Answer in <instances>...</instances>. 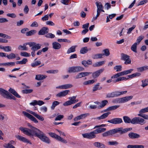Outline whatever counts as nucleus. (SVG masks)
Returning <instances> with one entry per match:
<instances>
[{
  "label": "nucleus",
  "instance_id": "obj_60",
  "mask_svg": "<svg viewBox=\"0 0 148 148\" xmlns=\"http://www.w3.org/2000/svg\"><path fill=\"white\" fill-rule=\"evenodd\" d=\"M109 145H116L118 144V143L116 141H109L108 142Z\"/></svg>",
  "mask_w": 148,
  "mask_h": 148
},
{
  "label": "nucleus",
  "instance_id": "obj_23",
  "mask_svg": "<svg viewBox=\"0 0 148 148\" xmlns=\"http://www.w3.org/2000/svg\"><path fill=\"white\" fill-rule=\"evenodd\" d=\"M9 92L4 89L0 88V94L4 98L7 96Z\"/></svg>",
  "mask_w": 148,
  "mask_h": 148
},
{
  "label": "nucleus",
  "instance_id": "obj_19",
  "mask_svg": "<svg viewBox=\"0 0 148 148\" xmlns=\"http://www.w3.org/2000/svg\"><path fill=\"white\" fill-rule=\"evenodd\" d=\"M16 137L18 139L23 142L31 144V143L28 140L23 136L20 135H18L16 136Z\"/></svg>",
  "mask_w": 148,
  "mask_h": 148
},
{
  "label": "nucleus",
  "instance_id": "obj_9",
  "mask_svg": "<svg viewBox=\"0 0 148 148\" xmlns=\"http://www.w3.org/2000/svg\"><path fill=\"white\" fill-rule=\"evenodd\" d=\"M107 122L113 124H117L122 123L123 121L121 118H116L108 120Z\"/></svg>",
  "mask_w": 148,
  "mask_h": 148
},
{
  "label": "nucleus",
  "instance_id": "obj_14",
  "mask_svg": "<svg viewBox=\"0 0 148 148\" xmlns=\"http://www.w3.org/2000/svg\"><path fill=\"white\" fill-rule=\"evenodd\" d=\"M49 31L48 28L47 27H44L39 31L38 34L39 35H44L47 33Z\"/></svg>",
  "mask_w": 148,
  "mask_h": 148
},
{
  "label": "nucleus",
  "instance_id": "obj_39",
  "mask_svg": "<svg viewBox=\"0 0 148 148\" xmlns=\"http://www.w3.org/2000/svg\"><path fill=\"white\" fill-rule=\"evenodd\" d=\"M96 4L97 7V10H100L101 9H103V6L102 5L101 3L99 1H97L96 2Z\"/></svg>",
  "mask_w": 148,
  "mask_h": 148
},
{
  "label": "nucleus",
  "instance_id": "obj_34",
  "mask_svg": "<svg viewBox=\"0 0 148 148\" xmlns=\"http://www.w3.org/2000/svg\"><path fill=\"white\" fill-rule=\"evenodd\" d=\"M137 42H135L132 45L131 49L133 52L135 53H137Z\"/></svg>",
  "mask_w": 148,
  "mask_h": 148
},
{
  "label": "nucleus",
  "instance_id": "obj_52",
  "mask_svg": "<svg viewBox=\"0 0 148 148\" xmlns=\"http://www.w3.org/2000/svg\"><path fill=\"white\" fill-rule=\"evenodd\" d=\"M5 98L7 99H13L14 100H15L16 99L15 97L14 96H13L10 92L8 95V96L5 97Z\"/></svg>",
  "mask_w": 148,
  "mask_h": 148
},
{
  "label": "nucleus",
  "instance_id": "obj_18",
  "mask_svg": "<svg viewBox=\"0 0 148 148\" xmlns=\"http://www.w3.org/2000/svg\"><path fill=\"white\" fill-rule=\"evenodd\" d=\"M110 114L111 112H107L103 113L101 116L96 118V119L98 120H100L105 119Z\"/></svg>",
  "mask_w": 148,
  "mask_h": 148
},
{
  "label": "nucleus",
  "instance_id": "obj_42",
  "mask_svg": "<svg viewBox=\"0 0 148 148\" xmlns=\"http://www.w3.org/2000/svg\"><path fill=\"white\" fill-rule=\"evenodd\" d=\"M15 54L13 53H11L8 55H7V58L9 59H12L15 58Z\"/></svg>",
  "mask_w": 148,
  "mask_h": 148
},
{
  "label": "nucleus",
  "instance_id": "obj_6",
  "mask_svg": "<svg viewBox=\"0 0 148 148\" xmlns=\"http://www.w3.org/2000/svg\"><path fill=\"white\" fill-rule=\"evenodd\" d=\"M49 134L51 137L55 138L56 140L61 143L64 144H66L68 143L66 140L62 138L60 136H59L56 134L55 133L51 132L49 133Z\"/></svg>",
  "mask_w": 148,
  "mask_h": 148
},
{
  "label": "nucleus",
  "instance_id": "obj_5",
  "mask_svg": "<svg viewBox=\"0 0 148 148\" xmlns=\"http://www.w3.org/2000/svg\"><path fill=\"white\" fill-rule=\"evenodd\" d=\"M127 92V91L122 92L114 91L108 93L106 95V97L107 98H109L117 97L121 95L125 94Z\"/></svg>",
  "mask_w": 148,
  "mask_h": 148
},
{
  "label": "nucleus",
  "instance_id": "obj_64",
  "mask_svg": "<svg viewBox=\"0 0 148 148\" xmlns=\"http://www.w3.org/2000/svg\"><path fill=\"white\" fill-rule=\"evenodd\" d=\"M64 116L63 115H60L58 116L55 119V121L60 120L63 118Z\"/></svg>",
  "mask_w": 148,
  "mask_h": 148
},
{
  "label": "nucleus",
  "instance_id": "obj_38",
  "mask_svg": "<svg viewBox=\"0 0 148 148\" xmlns=\"http://www.w3.org/2000/svg\"><path fill=\"white\" fill-rule=\"evenodd\" d=\"M36 31L35 30H32L26 33V35L27 36H29L33 35L35 34Z\"/></svg>",
  "mask_w": 148,
  "mask_h": 148
},
{
  "label": "nucleus",
  "instance_id": "obj_49",
  "mask_svg": "<svg viewBox=\"0 0 148 148\" xmlns=\"http://www.w3.org/2000/svg\"><path fill=\"white\" fill-rule=\"evenodd\" d=\"M45 37L47 38H53L55 37V35L51 33H49L45 35Z\"/></svg>",
  "mask_w": 148,
  "mask_h": 148
},
{
  "label": "nucleus",
  "instance_id": "obj_11",
  "mask_svg": "<svg viewBox=\"0 0 148 148\" xmlns=\"http://www.w3.org/2000/svg\"><path fill=\"white\" fill-rule=\"evenodd\" d=\"M128 136L129 138L131 139H138L140 137V136L139 134L133 132L129 133Z\"/></svg>",
  "mask_w": 148,
  "mask_h": 148
},
{
  "label": "nucleus",
  "instance_id": "obj_8",
  "mask_svg": "<svg viewBox=\"0 0 148 148\" xmlns=\"http://www.w3.org/2000/svg\"><path fill=\"white\" fill-rule=\"evenodd\" d=\"M133 124H140L143 125L145 123V120L139 117H135L132 119Z\"/></svg>",
  "mask_w": 148,
  "mask_h": 148
},
{
  "label": "nucleus",
  "instance_id": "obj_20",
  "mask_svg": "<svg viewBox=\"0 0 148 148\" xmlns=\"http://www.w3.org/2000/svg\"><path fill=\"white\" fill-rule=\"evenodd\" d=\"M16 137L18 139L23 142L31 144V143L28 140L23 136L20 135H18L16 136Z\"/></svg>",
  "mask_w": 148,
  "mask_h": 148
},
{
  "label": "nucleus",
  "instance_id": "obj_57",
  "mask_svg": "<svg viewBox=\"0 0 148 148\" xmlns=\"http://www.w3.org/2000/svg\"><path fill=\"white\" fill-rule=\"evenodd\" d=\"M5 66H11L15 65V63L14 62H8L5 63Z\"/></svg>",
  "mask_w": 148,
  "mask_h": 148
},
{
  "label": "nucleus",
  "instance_id": "obj_32",
  "mask_svg": "<svg viewBox=\"0 0 148 148\" xmlns=\"http://www.w3.org/2000/svg\"><path fill=\"white\" fill-rule=\"evenodd\" d=\"M105 61H103L97 62L94 64L92 66L94 67H99L103 65L105 63Z\"/></svg>",
  "mask_w": 148,
  "mask_h": 148
},
{
  "label": "nucleus",
  "instance_id": "obj_22",
  "mask_svg": "<svg viewBox=\"0 0 148 148\" xmlns=\"http://www.w3.org/2000/svg\"><path fill=\"white\" fill-rule=\"evenodd\" d=\"M82 63L85 67H88L89 65L92 64V61L90 59L87 61L83 60L82 61Z\"/></svg>",
  "mask_w": 148,
  "mask_h": 148
},
{
  "label": "nucleus",
  "instance_id": "obj_58",
  "mask_svg": "<svg viewBox=\"0 0 148 148\" xmlns=\"http://www.w3.org/2000/svg\"><path fill=\"white\" fill-rule=\"evenodd\" d=\"M32 89H25L22 90L23 93L28 94L32 92Z\"/></svg>",
  "mask_w": 148,
  "mask_h": 148
},
{
  "label": "nucleus",
  "instance_id": "obj_56",
  "mask_svg": "<svg viewBox=\"0 0 148 148\" xmlns=\"http://www.w3.org/2000/svg\"><path fill=\"white\" fill-rule=\"evenodd\" d=\"M20 55L22 56L25 57H29L30 56V53H27L26 52H21L20 53Z\"/></svg>",
  "mask_w": 148,
  "mask_h": 148
},
{
  "label": "nucleus",
  "instance_id": "obj_62",
  "mask_svg": "<svg viewBox=\"0 0 148 148\" xmlns=\"http://www.w3.org/2000/svg\"><path fill=\"white\" fill-rule=\"evenodd\" d=\"M101 12V11L100 10H97V14L96 15V16L95 17H93L92 18V20H96L97 19V17L99 15L100 12Z\"/></svg>",
  "mask_w": 148,
  "mask_h": 148
},
{
  "label": "nucleus",
  "instance_id": "obj_26",
  "mask_svg": "<svg viewBox=\"0 0 148 148\" xmlns=\"http://www.w3.org/2000/svg\"><path fill=\"white\" fill-rule=\"evenodd\" d=\"M52 45L53 48L55 49H59L61 47V45L57 42H53L52 43Z\"/></svg>",
  "mask_w": 148,
  "mask_h": 148
},
{
  "label": "nucleus",
  "instance_id": "obj_10",
  "mask_svg": "<svg viewBox=\"0 0 148 148\" xmlns=\"http://www.w3.org/2000/svg\"><path fill=\"white\" fill-rule=\"evenodd\" d=\"M22 113L24 114V115L27 117L28 118L32 121H34L35 123L37 122V120L32 115L25 111L23 112Z\"/></svg>",
  "mask_w": 148,
  "mask_h": 148
},
{
  "label": "nucleus",
  "instance_id": "obj_4",
  "mask_svg": "<svg viewBox=\"0 0 148 148\" xmlns=\"http://www.w3.org/2000/svg\"><path fill=\"white\" fill-rule=\"evenodd\" d=\"M84 70V68L81 66H73L70 67L68 68V72L69 73H78L81 71H83Z\"/></svg>",
  "mask_w": 148,
  "mask_h": 148
},
{
  "label": "nucleus",
  "instance_id": "obj_13",
  "mask_svg": "<svg viewBox=\"0 0 148 148\" xmlns=\"http://www.w3.org/2000/svg\"><path fill=\"white\" fill-rule=\"evenodd\" d=\"M104 69H100L92 73V76L94 78H95L98 77L104 71Z\"/></svg>",
  "mask_w": 148,
  "mask_h": 148
},
{
  "label": "nucleus",
  "instance_id": "obj_17",
  "mask_svg": "<svg viewBox=\"0 0 148 148\" xmlns=\"http://www.w3.org/2000/svg\"><path fill=\"white\" fill-rule=\"evenodd\" d=\"M73 86V85L72 84H67L57 86L56 87V88L61 89H67L71 88Z\"/></svg>",
  "mask_w": 148,
  "mask_h": 148
},
{
  "label": "nucleus",
  "instance_id": "obj_47",
  "mask_svg": "<svg viewBox=\"0 0 148 148\" xmlns=\"http://www.w3.org/2000/svg\"><path fill=\"white\" fill-rule=\"evenodd\" d=\"M95 82V81L94 79H92L84 82L83 83V84L84 85H85L88 84H91Z\"/></svg>",
  "mask_w": 148,
  "mask_h": 148
},
{
  "label": "nucleus",
  "instance_id": "obj_37",
  "mask_svg": "<svg viewBox=\"0 0 148 148\" xmlns=\"http://www.w3.org/2000/svg\"><path fill=\"white\" fill-rule=\"evenodd\" d=\"M47 76L45 75H38V80H42L45 79Z\"/></svg>",
  "mask_w": 148,
  "mask_h": 148
},
{
  "label": "nucleus",
  "instance_id": "obj_27",
  "mask_svg": "<svg viewBox=\"0 0 148 148\" xmlns=\"http://www.w3.org/2000/svg\"><path fill=\"white\" fill-rule=\"evenodd\" d=\"M91 50V48H88L87 47H85L81 48L80 52V53L84 54L86 53L89 51Z\"/></svg>",
  "mask_w": 148,
  "mask_h": 148
},
{
  "label": "nucleus",
  "instance_id": "obj_21",
  "mask_svg": "<svg viewBox=\"0 0 148 148\" xmlns=\"http://www.w3.org/2000/svg\"><path fill=\"white\" fill-rule=\"evenodd\" d=\"M16 137L18 139L23 142L31 144V143L28 140L23 136L20 135H18L16 136Z\"/></svg>",
  "mask_w": 148,
  "mask_h": 148
},
{
  "label": "nucleus",
  "instance_id": "obj_30",
  "mask_svg": "<svg viewBox=\"0 0 148 148\" xmlns=\"http://www.w3.org/2000/svg\"><path fill=\"white\" fill-rule=\"evenodd\" d=\"M27 45V42L23 44V45H20L18 46V50H22L23 51H26L28 50L27 48L26 47Z\"/></svg>",
  "mask_w": 148,
  "mask_h": 148
},
{
  "label": "nucleus",
  "instance_id": "obj_36",
  "mask_svg": "<svg viewBox=\"0 0 148 148\" xmlns=\"http://www.w3.org/2000/svg\"><path fill=\"white\" fill-rule=\"evenodd\" d=\"M75 46H72L68 49L67 51V53L69 54L71 53L74 52L75 51Z\"/></svg>",
  "mask_w": 148,
  "mask_h": 148
},
{
  "label": "nucleus",
  "instance_id": "obj_53",
  "mask_svg": "<svg viewBox=\"0 0 148 148\" xmlns=\"http://www.w3.org/2000/svg\"><path fill=\"white\" fill-rule=\"evenodd\" d=\"M119 106H120L119 105H115V106L109 107H108L109 110V111L114 110H116L117 108L119 107Z\"/></svg>",
  "mask_w": 148,
  "mask_h": 148
},
{
  "label": "nucleus",
  "instance_id": "obj_24",
  "mask_svg": "<svg viewBox=\"0 0 148 148\" xmlns=\"http://www.w3.org/2000/svg\"><path fill=\"white\" fill-rule=\"evenodd\" d=\"M123 119L124 122L126 123H131L133 124L132 119H131L128 116H124L123 117Z\"/></svg>",
  "mask_w": 148,
  "mask_h": 148
},
{
  "label": "nucleus",
  "instance_id": "obj_44",
  "mask_svg": "<svg viewBox=\"0 0 148 148\" xmlns=\"http://www.w3.org/2000/svg\"><path fill=\"white\" fill-rule=\"evenodd\" d=\"M3 49L5 52H9L12 51V48L10 46H3Z\"/></svg>",
  "mask_w": 148,
  "mask_h": 148
},
{
  "label": "nucleus",
  "instance_id": "obj_51",
  "mask_svg": "<svg viewBox=\"0 0 148 148\" xmlns=\"http://www.w3.org/2000/svg\"><path fill=\"white\" fill-rule=\"evenodd\" d=\"M97 129L99 134L101 132H104L106 130V129L104 128L101 127H98Z\"/></svg>",
  "mask_w": 148,
  "mask_h": 148
},
{
  "label": "nucleus",
  "instance_id": "obj_28",
  "mask_svg": "<svg viewBox=\"0 0 148 148\" xmlns=\"http://www.w3.org/2000/svg\"><path fill=\"white\" fill-rule=\"evenodd\" d=\"M9 92L11 93H12L14 96L18 98H21V96L19 95L18 93L16 91L14 90L12 88H10L9 90Z\"/></svg>",
  "mask_w": 148,
  "mask_h": 148
},
{
  "label": "nucleus",
  "instance_id": "obj_33",
  "mask_svg": "<svg viewBox=\"0 0 148 148\" xmlns=\"http://www.w3.org/2000/svg\"><path fill=\"white\" fill-rule=\"evenodd\" d=\"M108 103V101L106 100L102 101L101 103L98 106V108L99 109L103 107Z\"/></svg>",
  "mask_w": 148,
  "mask_h": 148
},
{
  "label": "nucleus",
  "instance_id": "obj_7",
  "mask_svg": "<svg viewBox=\"0 0 148 148\" xmlns=\"http://www.w3.org/2000/svg\"><path fill=\"white\" fill-rule=\"evenodd\" d=\"M121 60L125 61L124 64H128L131 63V60L130 58V56L124 53H122L121 54Z\"/></svg>",
  "mask_w": 148,
  "mask_h": 148
},
{
  "label": "nucleus",
  "instance_id": "obj_43",
  "mask_svg": "<svg viewBox=\"0 0 148 148\" xmlns=\"http://www.w3.org/2000/svg\"><path fill=\"white\" fill-rule=\"evenodd\" d=\"M103 52H104V53L102 54H103L104 56L105 55L106 56H108L110 54L109 50L108 49L103 50Z\"/></svg>",
  "mask_w": 148,
  "mask_h": 148
},
{
  "label": "nucleus",
  "instance_id": "obj_3",
  "mask_svg": "<svg viewBox=\"0 0 148 148\" xmlns=\"http://www.w3.org/2000/svg\"><path fill=\"white\" fill-rule=\"evenodd\" d=\"M38 137L42 141L47 144L51 143V140L49 138L46 136L45 134L39 130L38 129Z\"/></svg>",
  "mask_w": 148,
  "mask_h": 148
},
{
  "label": "nucleus",
  "instance_id": "obj_54",
  "mask_svg": "<svg viewBox=\"0 0 148 148\" xmlns=\"http://www.w3.org/2000/svg\"><path fill=\"white\" fill-rule=\"evenodd\" d=\"M0 37L5 38L11 39V36H8L6 34L1 33H0Z\"/></svg>",
  "mask_w": 148,
  "mask_h": 148
},
{
  "label": "nucleus",
  "instance_id": "obj_35",
  "mask_svg": "<svg viewBox=\"0 0 148 148\" xmlns=\"http://www.w3.org/2000/svg\"><path fill=\"white\" fill-rule=\"evenodd\" d=\"M103 56H104L103 54H102V53H98L92 56V57L93 59H97L102 58Z\"/></svg>",
  "mask_w": 148,
  "mask_h": 148
},
{
  "label": "nucleus",
  "instance_id": "obj_12",
  "mask_svg": "<svg viewBox=\"0 0 148 148\" xmlns=\"http://www.w3.org/2000/svg\"><path fill=\"white\" fill-rule=\"evenodd\" d=\"M70 92V90H66L62 92H60L56 95V96L58 97H64L67 95Z\"/></svg>",
  "mask_w": 148,
  "mask_h": 148
},
{
  "label": "nucleus",
  "instance_id": "obj_2",
  "mask_svg": "<svg viewBox=\"0 0 148 148\" xmlns=\"http://www.w3.org/2000/svg\"><path fill=\"white\" fill-rule=\"evenodd\" d=\"M27 125L31 129L21 127L19 128V129L25 134L29 136H34L37 137V132H36L37 128L32 126L29 123H27Z\"/></svg>",
  "mask_w": 148,
  "mask_h": 148
},
{
  "label": "nucleus",
  "instance_id": "obj_16",
  "mask_svg": "<svg viewBox=\"0 0 148 148\" xmlns=\"http://www.w3.org/2000/svg\"><path fill=\"white\" fill-rule=\"evenodd\" d=\"M27 45H29L30 47H32V50L36 51L37 50V44L34 42H27Z\"/></svg>",
  "mask_w": 148,
  "mask_h": 148
},
{
  "label": "nucleus",
  "instance_id": "obj_31",
  "mask_svg": "<svg viewBox=\"0 0 148 148\" xmlns=\"http://www.w3.org/2000/svg\"><path fill=\"white\" fill-rule=\"evenodd\" d=\"M144 146L143 145H128L127 146V148H144Z\"/></svg>",
  "mask_w": 148,
  "mask_h": 148
},
{
  "label": "nucleus",
  "instance_id": "obj_55",
  "mask_svg": "<svg viewBox=\"0 0 148 148\" xmlns=\"http://www.w3.org/2000/svg\"><path fill=\"white\" fill-rule=\"evenodd\" d=\"M142 84L141 85V86L143 87H144L148 85V84L146 83L148 82V78L144 80H142Z\"/></svg>",
  "mask_w": 148,
  "mask_h": 148
},
{
  "label": "nucleus",
  "instance_id": "obj_50",
  "mask_svg": "<svg viewBox=\"0 0 148 148\" xmlns=\"http://www.w3.org/2000/svg\"><path fill=\"white\" fill-rule=\"evenodd\" d=\"M72 101H71V100L67 101L63 104V105L65 106H66L71 105L73 104Z\"/></svg>",
  "mask_w": 148,
  "mask_h": 148
},
{
  "label": "nucleus",
  "instance_id": "obj_63",
  "mask_svg": "<svg viewBox=\"0 0 148 148\" xmlns=\"http://www.w3.org/2000/svg\"><path fill=\"white\" fill-rule=\"evenodd\" d=\"M148 112V107L141 109L139 111L140 113H145Z\"/></svg>",
  "mask_w": 148,
  "mask_h": 148
},
{
  "label": "nucleus",
  "instance_id": "obj_25",
  "mask_svg": "<svg viewBox=\"0 0 148 148\" xmlns=\"http://www.w3.org/2000/svg\"><path fill=\"white\" fill-rule=\"evenodd\" d=\"M82 135L83 137L85 138H87L89 139L94 138L93 136V135L92 134L91 132L89 133H86L82 134Z\"/></svg>",
  "mask_w": 148,
  "mask_h": 148
},
{
  "label": "nucleus",
  "instance_id": "obj_59",
  "mask_svg": "<svg viewBox=\"0 0 148 148\" xmlns=\"http://www.w3.org/2000/svg\"><path fill=\"white\" fill-rule=\"evenodd\" d=\"M58 70H52L47 71V73H58Z\"/></svg>",
  "mask_w": 148,
  "mask_h": 148
},
{
  "label": "nucleus",
  "instance_id": "obj_46",
  "mask_svg": "<svg viewBox=\"0 0 148 148\" xmlns=\"http://www.w3.org/2000/svg\"><path fill=\"white\" fill-rule=\"evenodd\" d=\"M133 71V69H130L128 70H125L122 71L123 75H126L131 73Z\"/></svg>",
  "mask_w": 148,
  "mask_h": 148
},
{
  "label": "nucleus",
  "instance_id": "obj_48",
  "mask_svg": "<svg viewBox=\"0 0 148 148\" xmlns=\"http://www.w3.org/2000/svg\"><path fill=\"white\" fill-rule=\"evenodd\" d=\"M99 83H97V84L95 85L93 88L92 91L95 92L98 90H100V89H99Z\"/></svg>",
  "mask_w": 148,
  "mask_h": 148
},
{
  "label": "nucleus",
  "instance_id": "obj_40",
  "mask_svg": "<svg viewBox=\"0 0 148 148\" xmlns=\"http://www.w3.org/2000/svg\"><path fill=\"white\" fill-rule=\"evenodd\" d=\"M12 143L10 142V143L5 144L4 145V147L5 148H15V147L12 144Z\"/></svg>",
  "mask_w": 148,
  "mask_h": 148
},
{
  "label": "nucleus",
  "instance_id": "obj_41",
  "mask_svg": "<svg viewBox=\"0 0 148 148\" xmlns=\"http://www.w3.org/2000/svg\"><path fill=\"white\" fill-rule=\"evenodd\" d=\"M60 104V102L57 101H53L52 104V105L51 107L52 110H54L55 107L58 105Z\"/></svg>",
  "mask_w": 148,
  "mask_h": 148
},
{
  "label": "nucleus",
  "instance_id": "obj_15",
  "mask_svg": "<svg viewBox=\"0 0 148 148\" xmlns=\"http://www.w3.org/2000/svg\"><path fill=\"white\" fill-rule=\"evenodd\" d=\"M133 97V96H130L121 98L119 99V103H122L127 102L132 99Z\"/></svg>",
  "mask_w": 148,
  "mask_h": 148
},
{
  "label": "nucleus",
  "instance_id": "obj_45",
  "mask_svg": "<svg viewBox=\"0 0 148 148\" xmlns=\"http://www.w3.org/2000/svg\"><path fill=\"white\" fill-rule=\"evenodd\" d=\"M122 66L121 65H116L114 68V70H116V72H120L122 70Z\"/></svg>",
  "mask_w": 148,
  "mask_h": 148
},
{
  "label": "nucleus",
  "instance_id": "obj_29",
  "mask_svg": "<svg viewBox=\"0 0 148 148\" xmlns=\"http://www.w3.org/2000/svg\"><path fill=\"white\" fill-rule=\"evenodd\" d=\"M94 145L99 148H105L106 146L103 144L99 142H95L94 143Z\"/></svg>",
  "mask_w": 148,
  "mask_h": 148
},
{
  "label": "nucleus",
  "instance_id": "obj_1",
  "mask_svg": "<svg viewBox=\"0 0 148 148\" xmlns=\"http://www.w3.org/2000/svg\"><path fill=\"white\" fill-rule=\"evenodd\" d=\"M132 130V127L125 129H123L122 127L117 128L103 133L102 134V136L103 137H106L112 136L118 132L120 134L122 135Z\"/></svg>",
  "mask_w": 148,
  "mask_h": 148
},
{
  "label": "nucleus",
  "instance_id": "obj_61",
  "mask_svg": "<svg viewBox=\"0 0 148 148\" xmlns=\"http://www.w3.org/2000/svg\"><path fill=\"white\" fill-rule=\"evenodd\" d=\"M144 37L143 36H139L136 40V42L137 43V45L139 44L141 41L143 39Z\"/></svg>",
  "mask_w": 148,
  "mask_h": 148
}]
</instances>
